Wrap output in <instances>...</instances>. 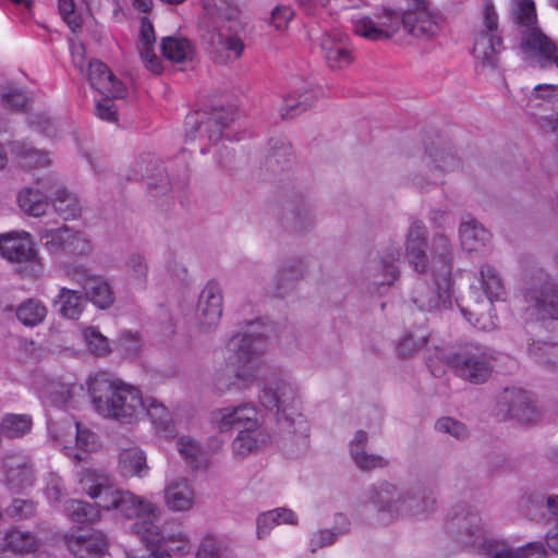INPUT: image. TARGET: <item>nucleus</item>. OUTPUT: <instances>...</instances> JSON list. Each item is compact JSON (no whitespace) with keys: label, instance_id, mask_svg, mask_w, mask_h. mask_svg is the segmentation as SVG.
Returning <instances> with one entry per match:
<instances>
[{"label":"nucleus","instance_id":"1","mask_svg":"<svg viewBox=\"0 0 558 558\" xmlns=\"http://www.w3.org/2000/svg\"><path fill=\"white\" fill-rule=\"evenodd\" d=\"M88 391L95 410L104 417L131 424L143 412L140 389L107 372H98L89 379Z\"/></svg>","mask_w":558,"mask_h":558},{"label":"nucleus","instance_id":"2","mask_svg":"<svg viewBox=\"0 0 558 558\" xmlns=\"http://www.w3.org/2000/svg\"><path fill=\"white\" fill-rule=\"evenodd\" d=\"M231 355L223 368L216 372L214 384L219 392L233 386L246 388L258 377L262 367V354L265 339L260 335H235L228 343Z\"/></svg>","mask_w":558,"mask_h":558},{"label":"nucleus","instance_id":"3","mask_svg":"<svg viewBox=\"0 0 558 558\" xmlns=\"http://www.w3.org/2000/svg\"><path fill=\"white\" fill-rule=\"evenodd\" d=\"M510 20L520 38V49L530 58H536L542 66L553 63L558 68V47L539 28L534 0H514Z\"/></svg>","mask_w":558,"mask_h":558},{"label":"nucleus","instance_id":"4","mask_svg":"<svg viewBox=\"0 0 558 558\" xmlns=\"http://www.w3.org/2000/svg\"><path fill=\"white\" fill-rule=\"evenodd\" d=\"M260 403L268 410H276L277 422L288 434L303 441L308 436V424L299 412L294 388L287 381H269L259 396Z\"/></svg>","mask_w":558,"mask_h":558},{"label":"nucleus","instance_id":"5","mask_svg":"<svg viewBox=\"0 0 558 558\" xmlns=\"http://www.w3.org/2000/svg\"><path fill=\"white\" fill-rule=\"evenodd\" d=\"M378 511L393 514H407L417 517L434 511L436 498L433 493L423 488H415L399 493L397 487L390 483H383L373 488L371 496Z\"/></svg>","mask_w":558,"mask_h":558},{"label":"nucleus","instance_id":"6","mask_svg":"<svg viewBox=\"0 0 558 558\" xmlns=\"http://www.w3.org/2000/svg\"><path fill=\"white\" fill-rule=\"evenodd\" d=\"M448 365L456 375L471 384L488 380L494 369L493 352L483 345L466 343L447 357Z\"/></svg>","mask_w":558,"mask_h":558},{"label":"nucleus","instance_id":"7","mask_svg":"<svg viewBox=\"0 0 558 558\" xmlns=\"http://www.w3.org/2000/svg\"><path fill=\"white\" fill-rule=\"evenodd\" d=\"M502 50L504 43L498 31V14L494 4L486 1L483 8V27L475 37L473 56L483 69L495 70Z\"/></svg>","mask_w":558,"mask_h":558},{"label":"nucleus","instance_id":"8","mask_svg":"<svg viewBox=\"0 0 558 558\" xmlns=\"http://www.w3.org/2000/svg\"><path fill=\"white\" fill-rule=\"evenodd\" d=\"M132 532L140 536L147 547L167 553L169 558L171 551L183 556L192 549L189 537L179 525H166L160 529L151 520H140L133 523Z\"/></svg>","mask_w":558,"mask_h":558},{"label":"nucleus","instance_id":"9","mask_svg":"<svg viewBox=\"0 0 558 558\" xmlns=\"http://www.w3.org/2000/svg\"><path fill=\"white\" fill-rule=\"evenodd\" d=\"M101 508L106 510H117L121 515L128 519L151 520L154 523L160 515V509L153 502L134 495L129 490L112 488L109 494L104 496Z\"/></svg>","mask_w":558,"mask_h":558},{"label":"nucleus","instance_id":"10","mask_svg":"<svg viewBox=\"0 0 558 558\" xmlns=\"http://www.w3.org/2000/svg\"><path fill=\"white\" fill-rule=\"evenodd\" d=\"M456 541L464 547L476 548L478 554H492L494 544L486 539L485 529L481 515L469 510L457 515L448 525Z\"/></svg>","mask_w":558,"mask_h":558},{"label":"nucleus","instance_id":"11","mask_svg":"<svg viewBox=\"0 0 558 558\" xmlns=\"http://www.w3.org/2000/svg\"><path fill=\"white\" fill-rule=\"evenodd\" d=\"M40 239L45 240V246L51 254L87 255L90 252L89 241L66 226L57 230L44 229Z\"/></svg>","mask_w":558,"mask_h":558},{"label":"nucleus","instance_id":"12","mask_svg":"<svg viewBox=\"0 0 558 558\" xmlns=\"http://www.w3.org/2000/svg\"><path fill=\"white\" fill-rule=\"evenodd\" d=\"M434 286L421 281L412 291V301L422 311L447 308L451 305V279L433 276Z\"/></svg>","mask_w":558,"mask_h":558},{"label":"nucleus","instance_id":"13","mask_svg":"<svg viewBox=\"0 0 558 558\" xmlns=\"http://www.w3.org/2000/svg\"><path fill=\"white\" fill-rule=\"evenodd\" d=\"M525 302L543 319H558V286L549 278L539 279L524 292Z\"/></svg>","mask_w":558,"mask_h":558},{"label":"nucleus","instance_id":"14","mask_svg":"<svg viewBox=\"0 0 558 558\" xmlns=\"http://www.w3.org/2000/svg\"><path fill=\"white\" fill-rule=\"evenodd\" d=\"M64 542L74 558H101L108 548L107 535L95 529H78L66 534Z\"/></svg>","mask_w":558,"mask_h":558},{"label":"nucleus","instance_id":"15","mask_svg":"<svg viewBox=\"0 0 558 558\" xmlns=\"http://www.w3.org/2000/svg\"><path fill=\"white\" fill-rule=\"evenodd\" d=\"M441 16L427 10L425 0H416V9L407 11L402 16V25L407 32L422 39H430L440 31Z\"/></svg>","mask_w":558,"mask_h":558},{"label":"nucleus","instance_id":"16","mask_svg":"<svg viewBox=\"0 0 558 558\" xmlns=\"http://www.w3.org/2000/svg\"><path fill=\"white\" fill-rule=\"evenodd\" d=\"M427 230L420 220H413L409 227L405 240V256L410 266L418 274H426L430 269L426 254Z\"/></svg>","mask_w":558,"mask_h":558},{"label":"nucleus","instance_id":"17","mask_svg":"<svg viewBox=\"0 0 558 558\" xmlns=\"http://www.w3.org/2000/svg\"><path fill=\"white\" fill-rule=\"evenodd\" d=\"M222 315V292L219 284L209 281L202 290L197 304V319L204 331L217 326Z\"/></svg>","mask_w":558,"mask_h":558},{"label":"nucleus","instance_id":"18","mask_svg":"<svg viewBox=\"0 0 558 558\" xmlns=\"http://www.w3.org/2000/svg\"><path fill=\"white\" fill-rule=\"evenodd\" d=\"M0 254L13 263H34L37 252L28 232H10L0 234Z\"/></svg>","mask_w":558,"mask_h":558},{"label":"nucleus","instance_id":"19","mask_svg":"<svg viewBox=\"0 0 558 558\" xmlns=\"http://www.w3.org/2000/svg\"><path fill=\"white\" fill-rule=\"evenodd\" d=\"M5 486L12 493H20L32 487L35 481L29 459L23 454L12 453L3 460Z\"/></svg>","mask_w":558,"mask_h":558},{"label":"nucleus","instance_id":"20","mask_svg":"<svg viewBox=\"0 0 558 558\" xmlns=\"http://www.w3.org/2000/svg\"><path fill=\"white\" fill-rule=\"evenodd\" d=\"M87 77L93 88L104 96L124 97L125 86L110 69L100 60L93 59L88 63Z\"/></svg>","mask_w":558,"mask_h":558},{"label":"nucleus","instance_id":"21","mask_svg":"<svg viewBox=\"0 0 558 558\" xmlns=\"http://www.w3.org/2000/svg\"><path fill=\"white\" fill-rule=\"evenodd\" d=\"M401 256L399 247H388L373 262L369 276L373 284L377 287L391 286L399 277L400 271L397 262Z\"/></svg>","mask_w":558,"mask_h":558},{"label":"nucleus","instance_id":"22","mask_svg":"<svg viewBox=\"0 0 558 558\" xmlns=\"http://www.w3.org/2000/svg\"><path fill=\"white\" fill-rule=\"evenodd\" d=\"M233 113L225 109L214 110L205 120H194V126L187 133V136L194 138L198 133L206 136L210 142H217L222 136V131L233 121Z\"/></svg>","mask_w":558,"mask_h":558},{"label":"nucleus","instance_id":"23","mask_svg":"<svg viewBox=\"0 0 558 558\" xmlns=\"http://www.w3.org/2000/svg\"><path fill=\"white\" fill-rule=\"evenodd\" d=\"M367 442L368 435L364 430H357L354 438L350 441V456L355 465L362 471H372L387 466V459L365 451Z\"/></svg>","mask_w":558,"mask_h":558},{"label":"nucleus","instance_id":"24","mask_svg":"<svg viewBox=\"0 0 558 558\" xmlns=\"http://www.w3.org/2000/svg\"><path fill=\"white\" fill-rule=\"evenodd\" d=\"M78 484L84 493L93 499H99L98 506L104 504V496L113 488L107 473L99 470L86 469L78 474Z\"/></svg>","mask_w":558,"mask_h":558},{"label":"nucleus","instance_id":"25","mask_svg":"<svg viewBox=\"0 0 558 558\" xmlns=\"http://www.w3.org/2000/svg\"><path fill=\"white\" fill-rule=\"evenodd\" d=\"M428 167H430V184L436 185L441 182L444 173L454 171L460 168V159L450 148H427Z\"/></svg>","mask_w":558,"mask_h":558},{"label":"nucleus","instance_id":"26","mask_svg":"<svg viewBox=\"0 0 558 558\" xmlns=\"http://www.w3.org/2000/svg\"><path fill=\"white\" fill-rule=\"evenodd\" d=\"M432 252L430 270L433 276L451 279L452 258L449 239L442 233L436 234L433 239Z\"/></svg>","mask_w":558,"mask_h":558},{"label":"nucleus","instance_id":"27","mask_svg":"<svg viewBox=\"0 0 558 558\" xmlns=\"http://www.w3.org/2000/svg\"><path fill=\"white\" fill-rule=\"evenodd\" d=\"M269 440V435L259 425L240 429L232 442L234 454L245 457Z\"/></svg>","mask_w":558,"mask_h":558},{"label":"nucleus","instance_id":"28","mask_svg":"<svg viewBox=\"0 0 558 558\" xmlns=\"http://www.w3.org/2000/svg\"><path fill=\"white\" fill-rule=\"evenodd\" d=\"M459 232L462 248L468 252L481 251L490 240L488 230L475 220L462 222Z\"/></svg>","mask_w":558,"mask_h":558},{"label":"nucleus","instance_id":"29","mask_svg":"<svg viewBox=\"0 0 558 558\" xmlns=\"http://www.w3.org/2000/svg\"><path fill=\"white\" fill-rule=\"evenodd\" d=\"M165 500L171 510L185 511L193 505V492L186 481L178 480L166 487Z\"/></svg>","mask_w":558,"mask_h":558},{"label":"nucleus","instance_id":"30","mask_svg":"<svg viewBox=\"0 0 558 558\" xmlns=\"http://www.w3.org/2000/svg\"><path fill=\"white\" fill-rule=\"evenodd\" d=\"M203 37L216 52L226 51L227 58L238 59L244 50V44L238 36H223L216 28L207 31Z\"/></svg>","mask_w":558,"mask_h":558},{"label":"nucleus","instance_id":"31","mask_svg":"<svg viewBox=\"0 0 558 558\" xmlns=\"http://www.w3.org/2000/svg\"><path fill=\"white\" fill-rule=\"evenodd\" d=\"M353 31L356 35L371 40H380L390 38L397 31L392 24L375 22L368 16L353 20Z\"/></svg>","mask_w":558,"mask_h":558},{"label":"nucleus","instance_id":"32","mask_svg":"<svg viewBox=\"0 0 558 558\" xmlns=\"http://www.w3.org/2000/svg\"><path fill=\"white\" fill-rule=\"evenodd\" d=\"M119 464L124 476L143 477L148 472L146 456L140 448L124 449L120 453Z\"/></svg>","mask_w":558,"mask_h":558},{"label":"nucleus","instance_id":"33","mask_svg":"<svg viewBox=\"0 0 558 558\" xmlns=\"http://www.w3.org/2000/svg\"><path fill=\"white\" fill-rule=\"evenodd\" d=\"M45 191H36L34 187H25L17 195V202L21 209L28 216L40 217L48 208V198L45 197Z\"/></svg>","mask_w":558,"mask_h":558},{"label":"nucleus","instance_id":"34","mask_svg":"<svg viewBox=\"0 0 558 558\" xmlns=\"http://www.w3.org/2000/svg\"><path fill=\"white\" fill-rule=\"evenodd\" d=\"M318 98L315 89H299L296 95H290L284 99V106L280 109L282 119H291L310 109Z\"/></svg>","mask_w":558,"mask_h":558},{"label":"nucleus","instance_id":"35","mask_svg":"<svg viewBox=\"0 0 558 558\" xmlns=\"http://www.w3.org/2000/svg\"><path fill=\"white\" fill-rule=\"evenodd\" d=\"M513 398L509 400L508 412L514 418L523 423H532L536 420L537 413L526 391H511Z\"/></svg>","mask_w":558,"mask_h":558},{"label":"nucleus","instance_id":"36","mask_svg":"<svg viewBox=\"0 0 558 558\" xmlns=\"http://www.w3.org/2000/svg\"><path fill=\"white\" fill-rule=\"evenodd\" d=\"M513 398L509 400L508 412L514 418L523 423H532L536 420L537 413L526 391H511Z\"/></svg>","mask_w":558,"mask_h":558},{"label":"nucleus","instance_id":"37","mask_svg":"<svg viewBox=\"0 0 558 558\" xmlns=\"http://www.w3.org/2000/svg\"><path fill=\"white\" fill-rule=\"evenodd\" d=\"M161 52L168 60L181 63L193 58L194 47L186 38L166 37L161 41Z\"/></svg>","mask_w":558,"mask_h":558},{"label":"nucleus","instance_id":"38","mask_svg":"<svg viewBox=\"0 0 558 558\" xmlns=\"http://www.w3.org/2000/svg\"><path fill=\"white\" fill-rule=\"evenodd\" d=\"M56 304H59V313L70 319H77L82 314L86 300L83 295L74 290L61 288Z\"/></svg>","mask_w":558,"mask_h":558},{"label":"nucleus","instance_id":"39","mask_svg":"<svg viewBox=\"0 0 558 558\" xmlns=\"http://www.w3.org/2000/svg\"><path fill=\"white\" fill-rule=\"evenodd\" d=\"M304 263L301 259H291L284 263L276 276V294L283 296V292L291 288L294 281L301 279L304 275Z\"/></svg>","mask_w":558,"mask_h":558},{"label":"nucleus","instance_id":"40","mask_svg":"<svg viewBox=\"0 0 558 558\" xmlns=\"http://www.w3.org/2000/svg\"><path fill=\"white\" fill-rule=\"evenodd\" d=\"M4 546L14 553L27 554L38 548L36 536L27 531L12 529L4 535Z\"/></svg>","mask_w":558,"mask_h":558},{"label":"nucleus","instance_id":"41","mask_svg":"<svg viewBox=\"0 0 558 558\" xmlns=\"http://www.w3.org/2000/svg\"><path fill=\"white\" fill-rule=\"evenodd\" d=\"M68 517L77 523H95L100 519V511L97 506L89 502L72 499L65 504Z\"/></svg>","mask_w":558,"mask_h":558},{"label":"nucleus","instance_id":"42","mask_svg":"<svg viewBox=\"0 0 558 558\" xmlns=\"http://www.w3.org/2000/svg\"><path fill=\"white\" fill-rule=\"evenodd\" d=\"M529 355L536 363L558 372V344L534 341L529 345Z\"/></svg>","mask_w":558,"mask_h":558},{"label":"nucleus","instance_id":"43","mask_svg":"<svg viewBox=\"0 0 558 558\" xmlns=\"http://www.w3.org/2000/svg\"><path fill=\"white\" fill-rule=\"evenodd\" d=\"M480 275L482 288L489 302L500 300L505 294V288L497 270L489 265H484L481 267Z\"/></svg>","mask_w":558,"mask_h":558},{"label":"nucleus","instance_id":"44","mask_svg":"<svg viewBox=\"0 0 558 558\" xmlns=\"http://www.w3.org/2000/svg\"><path fill=\"white\" fill-rule=\"evenodd\" d=\"M56 213L64 220L74 219L81 213L77 198L65 189H59L51 199Z\"/></svg>","mask_w":558,"mask_h":558},{"label":"nucleus","instance_id":"45","mask_svg":"<svg viewBox=\"0 0 558 558\" xmlns=\"http://www.w3.org/2000/svg\"><path fill=\"white\" fill-rule=\"evenodd\" d=\"M47 315L46 306L38 300L28 299L16 308L17 319L25 326L34 327Z\"/></svg>","mask_w":558,"mask_h":558},{"label":"nucleus","instance_id":"46","mask_svg":"<svg viewBox=\"0 0 558 558\" xmlns=\"http://www.w3.org/2000/svg\"><path fill=\"white\" fill-rule=\"evenodd\" d=\"M32 428V418L26 414H5L0 424L1 436L20 438Z\"/></svg>","mask_w":558,"mask_h":558},{"label":"nucleus","instance_id":"47","mask_svg":"<svg viewBox=\"0 0 558 558\" xmlns=\"http://www.w3.org/2000/svg\"><path fill=\"white\" fill-rule=\"evenodd\" d=\"M86 296L99 308H108L114 302V295L109 283L101 277H97L95 282L85 290Z\"/></svg>","mask_w":558,"mask_h":558},{"label":"nucleus","instance_id":"48","mask_svg":"<svg viewBox=\"0 0 558 558\" xmlns=\"http://www.w3.org/2000/svg\"><path fill=\"white\" fill-rule=\"evenodd\" d=\"M146 410L153 424L161 429L168 430L171 423V414L169 410L157 399L148 397L143 399V411Z\"/></svg>","mask_w":558,"mask_h":558},{"label":"nucleus","instance_id":"49","mask_svg":"<svg viewBox=\"0 0 558 558\" xmlns=\"http://www.w3.org/2000/svg\"><path fill=\"white\" fill-rule=\"evenodd\" d=\"M36 513L37 502L33 499L14 498L5 508V514L15 521L32 519Z\"/></svg>","mask_w":558,"mask_h":558},{"label":"nucleus","instance_id":"50","mask_svg":"<svg viewBox=\"0 0 558 558\" xmlns=\"http://www.w3.org/2000/svg\"><path fill=\"white\" fill-rule=\"evenodd\" d=\"M83 336L88 350L98 356H106L111 352L109 340L101 335L96 327H87L83 330Z\"/></svg>","mask_w":558,"mask_h":558},{"label":"nucleus","instance_id":"51","mask_svg":"<svg viewBox=\"0 0 558 558\" xmlns=\"http://www.w3.org/2000/svg\"><path fill=\"white\" fill-rule=\"evenodd\" d=\"M236 427H257L258 412L257 409L250 403H242L236 407H230Z\"/></svg>","mask_w":558,"mask_h":558},{"label":"nucleus","instance_id":"52","mask_svg":"<svg viewBox=\"0 0 558 558\" xmlns=\"http://www.w3.org/2000/svg\"><path fill=\"white\" fill-rule=\"evenodd\" d=\"M125 270L128 276L144 286L148 275V265L145 256L140 253L131 254L125 262Z\"/></svg>","mask_w":558,"mask_h":558},{"label":"nucleus","instance_id":"53","mask_svg":"<svg viewBox=\"0 0 558 558\" xmlns=\"http://www.w3.org/2000/svg\"><path fill=\"white\" fill-rule=\"evenodd\" d=\"M15 154L24 168L45 167L50 162L46 153L34 148L17 146Z\"/></svg>","mask_w":558,"mask_h":558},{"label":"nucleus","instance_id":"54","mask_svg":"<svg viewBox=\"0 0 558 558\" xmlns=\"http://www.w3.org/2000/svg\"><path fill=\"white\" fill-rule=\"evenodd\" d=\"M427 343V336L423 329L407 333L398 343V352L402 356L414 354Z\"/></svg>","mask_w":558,"mask_h":558},{"label":"nucleus","instance_id":"55","mask_svg":"<svg viewBox=\"0 0 558 558\" xmlns=\"http://www.w3.org/2000/svg\"><path fill=\"white\" fill-rule=\"evenodd\" d=\"M546 554L543 543H530L517 550L495 551L493 558H544Z\"/></svg>","mask_w":558,"mask_h":558},{"label":"nucleus","instance_id":"56","mask_svg":"<svg viewBox=\"0 0 558 558\" xmlns=\"http://www.w3.org/2000/svg\"><path fill=\"white\" fill-rule=\"evenodd\" d=\"M142 349V338L138 332L123 331L117 341V350L126 357L137 356Z\"/></svg>","mask_w":558,"mask_h":558},{"label":"nucleus","instance_id":"57","mask_svg":"<svg viewBox=\"0 0 558 558\" xmlns=\"http://www.w3.org/2000/svg\"><path fill=\"white\" fill-rule=\"evenodd\" d=\"M156 174L149 175L150 169L148 167L145 168V173L147 177V187L155 195L166 194L171 189L170 181L168 175L163 172L161 168L156 167ZM145 177V174H143Z\"/></svg>","mask_w":558,"mask_h":558},{"label":"nucleus","instance_id":"58","mask_svg":"<svg viewBox=\"0 0 558 558\" xmlns=\"http://www.w3.org/2000/svg\"><path fill=\"white\" fill-rule=\"evenodd\" d=\"M435 428L438 432L449 434L457 439H464L469 432L466 426L452 417H441L436 421Z\"/></svg>","mask_w":558,"mask_h":558},{"label":"nucleus","instance_id":"59","mask_svg":"<svg viewBox=\"0 0 558 558\" xmlns=\"http://www.w3.org/2000/svg\"><path fill=\"white\" fill-rule=\"evenodd\" d=\"M210 422L214 428L221 433L228 432L231 428L236 427L230 407L213 411Z\"/></svg>","mask_w":558,"mask_h":558},{"label":"nucleus","instance_id":"60","mask_svg":"<svg viewBox=\"0 0 558 558\" xmlns=\"http://www.w3.org/2000/svg\"><path fill=\"white\" fill-rule=\"evenodd\" d=\"M177 448L186 461H189L191 464H194L195 468L198 466V456L201 454V448L197 442H195L192 438L181 437L177 441Z\"/></svg>","mask_w":558,"mask_h":558},{"label":"nucleus","instance_id":"61","mask_svg":"<svg viewBox=\"0 0 558 558\" xmlns=\"http://www.w3.org/2000/svg\"><path fill=\"white\" fill-rule=\"evenodd\" d=\"M326 62L331 69H343L348 66L351 61V53L348 43L340 45L336 50L325 56Z\"/></svg>","mask_w":558,"mask_h":558},{"label":"nucleus","instance_id":"62","mask_svg":"<svg viewBox=\"0 0 558 558\" xmlns=\"http://www.w3.org/2000/svg\"><path fill=\"white\" fill-rule=\"evenodd\" d=\"M112 98V96H104L95 106V114L107 122L118 121V111Z\"/></svg>","mask_w":558,"mask_h":558},{"label":"nucleus","instance_id":"63","mask_svg":"<svg viewBox=\"0 0 558 558\" xmlns=\"http://www.w3.org/2000/svg\"><path fill=\"white\" fill-rule=\"evenodd\" d=\"M58 8L62 20L73 32L81 27V21L75 15L74 0H59Z\"/></svg>","mask_w":558,"mask_h":558},{"label":"nucleus","instance_id":"64","mask_svg":"<svg viewBox=\"0 0 558 558\" xmlns=\"http://www.w3.org/2000/svg\"><path fill=\"white\" fill-rule=\"evenodd\" d=\"M196 558H221L218 541L213 536L204 537L196 553Z\"/></svg>","mask_w":558,"mask_h":558}]
</instances>
